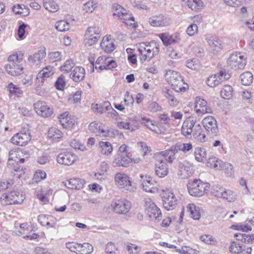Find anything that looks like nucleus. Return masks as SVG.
<instances>
[{
	"mask_svg": "<svg viewBox=\"0 0 254 254\" xmlns=\"http://www.w3.org/2000/svg\"><path fill=\"white\" fill-rule=\"evenodd\" d=\"M230 75L226 71H220L219 73L215 74L209 76L207 80V85L213 87L217 86L225 79H229Z\"/></svg>",
	"mask_w": 254,
	"mask_h": 254,
	"instance_id": "obj_14",
	"label": "nucleus"
},
{
	"mask_svg": "<svg viewBox=\"0 0 254 254\" xmlns=\"http://www.w3.org/2000/svg\"><path fill=\"white\" fill-rule=\"evenodd\" d=\"M90 36L85 34V39L84 41V44L86 46H91L94 45L100 39L98 37H94V38H90Z\"/></svg>",
	"mask_w": 254,
	"mask_h": 254,
	"instance_id": "obj_62",
	"label": "nucleus"
},
{
	"mask_svg": "<svg viewBox=\"0 0 254 254\" xmlns=\"http://www.w3.org/2000/svg\"><path fill=\"white\" fill-rule=\"evenodd\" d=\"M164 45L167 46L175 43V40L168 33H161L159 35Z\"/></svg>",
	"mask_w": 254,
	"mask_h": 254,
	"instance_id": "obj_49",
	"label": "nucleus"
},
{
	"mask_svg": "<svg viewBox=\"0 0 254 254\" xmlns=\"http://www.w3.org/2000/svg\"><path fill=\"white\" fill-rule=\"evenodd\" d=\"M179 152V150L177 149L176 144L172 146L170 149L165 150L162 152L164 157H167L168 156H175V154Z\"/></svg>",
	"mask_w": 254,
	"mask_h": 254,
	"instance_id": "obj_61",
	"label": "nucleus"
},
{
	"mask_svg": "<svg viewBox=\"0 0 254 254\" xmlns=\"http://www.w3.org/2000/svg\"><path fill=\"white\" fill-rule=\"evenodd\" d=\"M227 65L231 68L237 70L243 69L247 64L246 58L241 53L231 54L227 61Z\"/></svg>",
	"mask_w": 254,
	"mask_h": 254,
	"instance_id": "obj_8",
	"label": "nucleus"
},
{
	"mask_svg": "<svg viewBox=\"0 0 254 254\" xmlns=\"http://www.w3.org/2000/svg\"><path fill=\"white\" fill-rule=\"evenodd\" d=\"M131 156L116 155L113 161L115 166L127 167L130 163Z\"/></svg>",
	"mask_w": 254,
	"mask_h": 254,
	"instance_id": "obj_24",
	"label": "nucleus"
},
{
	"mask_svg": "<svg viewBox=\"0 0 254 254\" xmlns=\"http://www.w3.org/2000/svg\"><path fill=\"white\" fill-rule=\"evenodd\" d=\"M46 178V173L44 171L38 170L36 171L33 178V180L38 183L40 182L41 180L45 179Z\"/></svg>",
	"mask_w": 254,
	"mask_h": 254,
	"instance_id": "obj_59",
	"label": "nucleus"
},
{
	"mask_svg": "<svg viewBox=\"0 0 254 254\" xmlns=\"http://www.w3.org/2000/svg\"><path fill=\"white\" fill-rule=\"evenodd\" d=\"M230 250L232 253L235 254L243 253V254H251L252 251L251 247H248L245 250V247L235 242L231 243Z\"/></svg>",
	"mask_w": 254,
	"mask_h": 254,
	"instance_id": "obj_26",
	"label": "nucleus"
},
{
	"mask_svg": "<svg viewBox=\"0 0 254 254\" xmlns=\"http://www.w3.org/2000/svg\"><path fill=\"white\" fill-rule=\"evenodd\" d=\"M200 239L207 244L215 245L217 244L216 240L212 236L209 235L201 236Z\"/></svg>",
	"mask_w": 254,
	"mask_h": 254,
	"instance_id": "obj_55",
	"label": "nucleus"
},
{
	"mask_svg": "<svg viewBox=\"0 0 254 254\" xmlns=\"http://www.w3.org/2000/svg\"><path fill=\"white\" fill-rule=\"evenodd\" d=\"M207 164L210 167L216 169H220L222 168L221 166V161L218 160L215 157L209 158L208 159Z\"/></svg>",
	"mask_w": 254,
	"mask_h": 254,
	"instance_id": "obj_54",
	"label": "nucleus"
},
{
	"mask_svg": "<svg viewBox=\"0 0 254 254\" xmlns=\"http://www.w3.org/2000/svg\"><path fill=\"white\" fill-rule=\"evenodd\" d=\"M132 6L138 9H147L148 7L145 3L142 2V0H129Z\"/></svg>",
	"mask_w": 254,
	"mask_h": 254,
	"instance_id": "obj_57",
	"label": "nucleus"
},
{
	"mask_svg": "<svg viewBox=\"0 0 254 254\" xmlns=\"http://www.w3.org/2000/svg\"><path fill=\"white\" fill-rule=\"evenodd\" d=\"M101 48L107 53H111L115 49V46L113 40L109 37H103L100 44Z\"/></svg>",
	"mask_w": 254,
	"mask_h": 254,
	"instance_id": "obj_27",
	"label": "nucleus"
},
{
	"mask_svg": "<svg viewBox=\"0 0 254 254\" xmlns=\"http://www.w3.org/2000/svg\"><path fill=\"white\" fill-rule=\"evenodd\" d=\"M44 7L52 12H55L59 9V5L54 0H43Z\"/></svg>",
	"mask_w": 254,
	"mask_h": 254,
	"instance_id": "obj_38",
	"label": "nucleus"
},
{
	"mask_svg": "<svg viewBox=\"0 0 254 254\" xmlns=\"http://www.w3.org/2000/svg\"><path fill=\"white\" fill-rule=\"evenodd\" d=\"M142 124L144 125L149 129L156 133H158L160 131V129L158 126L155 124V122L148 118L145 117L142 118Z\"/></svg>",
	"mask_w": 254,
	"mask_h": 254,
	"instance_id": "obj_40",
	"label": "nucleus"
},
{
	"mask_svg": "<svg viewBox=\"0 0 254 254\" xmlns=\"http://www.w3.org/2000/svg\"><path fill=\"white\" fill-rule=\"evenodd\" d=\"M165 96L168 99L170 105L175 107L177 105L179 102L178 100L172 94L171 91L167 90L165 92Z\"/></svg>",
	"mask_w": 254,
	"mask_h": 254,
	"instance_id": "obj_51",
	"label": "nucleus"
},
{
	"mask_svg": "<svg viewBox=\"0 0 254 254\" xmlns=\"http://www.w3.org/2000/svg\"><path fill=\"white\" fill-rule=\"evenodd\" d=\"M84 181L79 178H72L65 183V186L70 189L79 190L82 188Z\"/></svg>",
	"mask_w": 254,
	"mask_h": 254,
	"instance_id": "obj_30",
	"label": "nucleus"
},
{
	"mask_svg": "<svg viewBox=\"0 0 254 254\" xmlns=\"http://www.w3.org/2000/svg\"><path fill=\"white\" fill-rule=\"evenodd\" d=\"M196 124V118L194 117L188 118L183 123L181 129L182 134L187 137L192 134L194 127L197 125Z\"/></svg>",
	"mask_w": 254,
	"mask_h": 254,
	"instance_id": "obj_16",
	"label": "nucleus"
},
{
	"mask_svg": "<svg viewBox=\"0 0 254 254\" xmlns=\"http://www.w3.org/2000/svg\"><path fill=\"white\" fill-rule=\"evenodd\" d=\"M194 104V111L198 116H202L205 114L212 112V110L208 106L207 102L200 97H196Z\"/></svg>",
	"mask_w": 254,
	"mask_h": 254,
	"instance_id": "obj_11",
	"label": "nucleus"
},
{
	"mask_svg": "<svg viewBox=\"0 0 254 254\" xmlns=\"http://www.w3.org/2000/svg\"><path fill=\"white\" fill-rule=\"evenodd\" d=\"M117 126L120 129H128L130 131H133L135 130L134 127L130 126L129 122L127 121L118 122L117 123Z\"/></svg>",
	"mask_w": 254,
	"mask_h": 254,
	"instance_id": "obj_60",
	"label": "nucleus"
},
{
	"mask_svg": "<svg viewBox=\"0 0 254 254\" xmlns=\"http://www.w3.org/2000/svg\"><path fill=\"white\" fill-rule=\"evenodd\" d=\"M144 201L147 215L153 220L160 221L162 219L160 209L150 198H145Z\"/></svg>",
	"mask_w": 254,
	"mask_h": 254,
	"instance_id": "obj_7",
	"label": "nucleus"
},
{
	"mask_svg": "<svg viewBox=\"0 0 254 254\" xmlns=\"http://www.w3.org/2000/svg\"><path fill=\"white\" fill-rule=\"evenodd\" d=\"M101 28L96 26H92L89 27L86 30L85 35L91 36L92 35H94V37H98V38H100L101 37Z\"/></svg>",
	"mask_w": 254,
	"mask_h": 254,
	"instance_id": "obj_44",
	"label": "nucleus"
},
{
	"mask_svg": "<svg viewBox=\"0 0 254 254\" xmlns=\"http://www.w3.org/2000/svg\"><path fill=\"white\" fill-rule=\"evenodd\" d=\"M56 69L52 66L48 65L40 71L37 75L36 82L39 86L42 85L45 78L52 76L55 72Z\"/></svg>",
	"mask_w": 254,
	"mask_h": 254,
	"instance_id": "obj_19",
	"label": "nucleus"
},
{
	"mask_svg": "<svg viewBox=\"0 0 254 254\" xmlns=\"http://www.w3.org/2000/svg\"><path fill=\"white\" fill-rule=\"evenodd\" d=\"M137 146L140 150L143 152V155L144 156L150 153L151 148L147 145L146 143L143 142H139L137 143Z\"/></svg>",
	"mask_w": 254,
	"mask_h": 254,
	"instance_id": "obj_64",
	"label": "nucleus"
},
{
	"mask_svg": "<svg viewBox=\"0 0 254 254\" xmlns=\"http://www.w3.org/2000/svg\"><path fill=\"white\" fill-rule=\"evenodd\" d=\"M164 207L167 210L173 209L177 204V199L174 193L169 189L163 190L161 194Z\"/></svg>",
	"mask_w": 254,
	"mask_h": 254,
	"instance_id": "obj_10",
	"label": "nucleus"
},
{
	"mask_svg": "<svg viewBox=\"0 0 254 254\" xmlns=\"http://www.w3.org/2000/svg\"><path fill=\"white\" fill-rule=\"evenodd\" d=\"M96 3L93 0H90L84 4L83 9L86 12H92L96 7Z\"/></svg>",
	"mask_w": 254,
	"mask_h": 254,
	"instance_id": "obj_63",
	"label": "nucleus"
},
{
	"mask_svg": "<svg viewBox=\"0 0 254 254\" xmlns=\"http://www.w3.org/2000/svg\"><path fill=\"white\" fill-rule=\"evenodd\" d=\"M233 88L229 85H225L221 91V95L224 99H230L232 96Z\"/></svg>",
	"mask_w": 254,
	"mask_h": 254,
	"instance_id": "obj_48",
	"label": "nucleus"
},
{
	"mask_svg": "<svg viewBox=\"0 0 254 254\" xmlns=\"http://www.w3.org/2000/svg\"><path fill=\"white\" fill-rule=\"evenodd\" d=\"M178 167L180 172V175L182 177V178H187L191 174L190 167L185 163L181 162L179 163Z\"/></svg>",
	"mask_w": 254,
	"mask_h": 254,
	"instance_id": "obj_43",
	"label": "nucleus"
},
{
	"mask_svg": "<svg viewBox=\"0 0 254 254\" xmlns=\"http://www.w3.org/2000/svg\"><path fill=\"white\" fill-rule=\"evenodd\" d=\"M24 199L25 196L22 192L13 190L2 194L0 198V202L3 205L21 204Z\"/></svg>",
	"mask_w": 254,
	"mask_h": 254,
	"instance_id": "obj_3",
	"label": "nucleus"
},
{
	"mask_svg": "<svg viewBox=\"0 0 254 254\" xmlns=\"http://www.w3.org/2000/svg\"><path fill=\"white\" fill-rule=\"evenodd\" d=\"M56 28L60 32H65L69 29L70 25L65 20H59L55 24Z\"/></svg>",
	"mask_w": 254,
	"mask_h": 254,
	"instance_id": "obj_45",
	"label": "nucleus"
},
{
	"mask_svg": "<svg viewBox=\"0 0 254 254\" xmlns=\"http://www.w3.org/2000/svg\"><path fill=\"white\" fill-rule=\"evenodd\" d=\"M74 63L72 60H68L65 62L64 64L61 67V70L63 72H68L73 67Z\"/></svg>",
	"mask_w": 254,
	"mask_h": 254,
	"instance_id": "obj_58",
	"label": "nucleus"
},
{
	"mask_svg": "<svg viewBox=\"0 0 254 254\" xmlns=\"http://www.w3.org/2000/svg\"><path fill=\"white\" fill-rule=\"evenodd\" d=\"M114 179L116 185L122 191H131L134 189L131 179L125 173H117Z\"/></svg>",
	"mask_w": 254,
	"mask_h": 254,
	"instance_id": "obj_6",
	"label": "nucleus"
},
{
	"mask_svg": "<svg viewBox=\"0 0 254 254\" xmlns=\"http://www.w3.org/2000/svg\"><path fill=\"white\" fill-rule=\"evenodd\" d=\"M100 151L104 155H108L113 151V147L109 142L100 141L99 143Z\"/></svg>",
	"mask_w": 254,
	"mask_h": 254,
	"instance_id": "obj_37",
	"label": "nucleus"
},
{
	"mask_svg": "<svg viewBox=\"0 0 254 254\" xmlns=\"http://www.w3.org/2000/svg\"><path fill=\"white\" fill-rule=\"evenodd\" d=\"M156 175L160 178H163L168 174V167L166 161L162 159L158 160L156 163Z\"/></svg>",
	"mask_w": 254,
	"mask_h": 254,
	"instance_id": "obj_22",
	"label": "nucleus"
},
{
	"mask_svg": "<svg viewBox=\"0 0 254 254\" xmlns=\"http://www.w3.org/2000/svg\"><path fill=\"white\" fill-rule=\"evenodd\" d=\"M46 54L45 50H39L29 56L28 60L31 66L38 67L42 62V60L45 57Z\"/></svg>",
	"mask_w": 254,
	"mask_h": 254,
	"instance_id": "obj_21",
	"label": "nucleus"
},
{
	"mask_svg": "<svg viewBox=\"0 0 254 254\" xmlns=\"http://www.w3.org/2000/svg\"><path fill=\"white\" fill-rule=\"evenodd\" d=\"M77 254H89L93 251V246L89 243L79 244Z\"/></svg>",
	"mask_w": 254,
	"mask_h": 254,
	"instance_id": "obj_42",
	"label": "nucleus"
},
{
	"mask_svg": "<svg viewBox=\"0 0 254 254\" xmlns=\"http://www.w3.org/2000/svg\"><path fill=\"white\" fill-rule=\"evenodd\" d=\"M176 147L179 151H182L185 153L189 151L192 148V145L191 143H183L178 142L176 143Z\"/></svg>",
	"mask_w": 254,
	"mask_h": 254,
	"instance_id": "obj_53",
	"label": "nucleus"
},
{
	"mask_svg": "<svg viewBox=\"0 0 254 254\" xmlns=\"http://www.w3.org/2000/svg\"><path fill=\"white\" fill-rule=\"evenodd\" d=\"M207 41L210 51L214 53H218L221 51L222 46L221 41L220 39L216 37H212L210 38H207Z\"/></svg>",
	"mask_w": 254,
	"mask_h": 254,
	"instance_id": "obj_25",
	"label": "nucleus"
},
{
	"mask_svg": "<svg viewBox=\"0 0 254 254\" xmlns=\"http://www.w3.org/2000/svg\"><path fill=\"white\" fill-rule=\"evenodd\" d=\"M23 60V55L13 54L8 58V64L4 66L6 71L12 76H17L23 73V67L21 64Z\"/></svg>",
	"mask_w": 254,
	"mask_h": 254,
	"instance_id": "obj_2",
	"label": "nucleus"
},
{
	"mask_svg": "<svg viewBox=\"0 0 254 254\" xmlns=\"http://www.w3.org/2000/svg\"><path fill=\"white\" fill-rule=\"evenodd\" d=\"M142 189L146 192L156 193L158 189L153 184V181L150 178L143 175L140 176Z\"/></svg>",
	"mask_w": 254,
	"mask_h": 254,
	"instance_id": "obj_18",
	"label": "nucleus"
},
{
	"mask_svg": "<svg viewBox=\"0 0 254 254\" xmlns=\"http://www.w3.org/2000/svg\"><path fill=\"white\" fill-rule=\"evenodd\" d=\"M85 75V71L84 68L81 66H76L70 74V77L74 82H78L84 79Z\"/></svg>",
	"mask_w": 254,
	"mask_h": 254,
	"instance_id": "obj_23",
	"label": "nucleus"
},
{
	"mask_svg": "<svg viewBox=\"0 0 254 254\" xmlns=\"http://www.w3.org/2000/svg\"><path fill=\"white\" fill-rule=\"evenodd\" d=\"M188 6L192 10L197 11L203 7V2L201 0H189Z\"/></svg>",
	"mask_w": 254,
	"mask_h": 254,
	"instance_id": "obj_46",
	"label": "nucleus"
},
{
	"mask_svg": "<svg viewBox=\"0 0 254 254\" xmlns=\"http://www.w3.org/2000/svg\"><path fill=\"white\" fill-rule=\"evenodd\" d=\"M148 22L154 27H164L169 24L168 19L162 14L152 16L149 19Z\"/></svg>",
	"mask_w": 254,
	"mask_h": 254,
	"instance_id": "obj_20",
	"label": "nucleus"
},
{
	"mask_svg": "<svg viewBox=\"0 0 254 254\" xmlns=\"http://www.w3.org/2000/svg\"><path fill=\"white\" fill-rule=\"evenodd\" d=\"M20 152L14 151L10 150L9 152V158L7 162V166H9L10 165H12L14 164L13 162L16 163H23L24 162V159L21 158L20 157Z\"/></svg>",
	"mask_w": 254,
	"mask_h": 254,
	"instance_id": "obj_28",
	"label": "nucleus"
},
{
	"mask_svg": "<svg viewBox=\"0 0 254 254\" xmlns=\"http://www.w3.org/2000/svg\"><path fill=\"white\" fill-rule=\"evenodd\" d=\"M7 90L9 91V94L11 95H18L22 93V91L19 89L16 85L12 83H10L7 86Z\"/></svg>",
	"mask_w": 254,
	"mask_h": 254,
	"instance_id": "obj_50",
	"label": "nucleus"
},
{
	"mask_svg": "<svg viewBox=\"0 0 254 254\" xmlns=\"http://www.w3.org/2000/svg\"><path fill=\"white\" fill-rule=\"evenodd\" d=\"M35 110L38 115L44 118L51 116L53 113V109L45 102L38 101L34 103Z\"/></svg>",
	"mask_w": 254,
	"mask_h": 254,
	"instance_id": "obj_17",
	"label": "nucleus"
},
{
	"mask_svg": "<svg viewBox=\"0 0 254 254\" xmlns=\"http://www.w3.org/2000/svg\"><path fill=\"white\" fill-rule=\"evenodd\" d=\"M189 193L191 195L200 197L208 190V184L204 183L200 180L190 181L187 185Z\"/></svg>",
	"mask_w": 254,
	"mask_h": 254,
	"instance_id": "obj_4",
	"label": "nucleus"
},
{
	"mask_svg": "<svg viewBox=\"0 0 254 254\" xmlns=\"http://www.w3.org/2000/svg\"><path fill=\"white\" fill-rule=\"evenodd\" d=\"M65 85V77L63 75H61L58 77L55 82L56 87L58 90H63L64 88Z\"/></svg>",
	"mask_w": 254,
	"mask_h": 254,
	"instance_id": "obj_56",
	"label": "nucleus"
},
{
	"mask_svg": "<svg viewBox=\"0 0 254 254\" xmlns=\"http://www.w3.org/2000/svg\"><path fill=\"white\" fill-rule=\"evenodd\" d=\"M60 119V122L62 126L64 128H71L74 125L75 121L70 116H65L64 114L61 115Z\"/></svg>",
	"mask_w": 254,
	"mask_h": 254,
	"instance_id": "obj_32",
	"label": "nucleus"
},
{
	"mask_svg": "<svg viewBox=\"0 0 254 254\" xmlns=\"http://www.w3.org/2000/svg\"><path fill=\"white\" fill-rule=\"evenodd\" d=\"M31 140V135L28 129H24L15 134L11 139L13 144L18 146H24Z\"/></svg>",
	"mask_w": 254,
	"mask_h": 254,
	"instance_id": "obj_12",
	"label": "nucleus"
},
{
	"mask_svg": "<svg viewBox=\"0 0 254 254\" xmlns=\"http://www.w3.org/2000/svg\"><path fill=\"white\" fill-rule=\"evenodd\" d=\"M192 135L196 140L200 142H204L206 141L205 134L199 124H197L194 127Z\"/></svg>",
	"mask_w": 254,
	"mask_h": 254,
	"instance_id": "obj_31",
	"label": "nucleus"
},
{
	"mask_svg": "<svg viewBox=\"0 0 254 254\" xmlns=\"http://www.w3.org/2000/svg\"><path fill=\"white\" fill-rule=\"evenodd\" d=\"M165 77L171 85L177 82L182 78L180 74L174 70L168 69L166 70Z\"/></svg>",
	"mask_w": 254,
	"mask_h": 254,
	"instance_id": "obj_29",
	"label": "nucleus"
},
{
	"mask_svg": "<svg viewBox=\"0 0 254 254\" xmlns=\"http://www.w3.org/2000/svg\"><path fill=\"white\" fill-rule=\"evenodd\" d=\"M62 132L56 127H51L47 133V137L53 140H58L63 137Z\"/></svg>",
	"mask_w": 254,
	"mask_h": 254,
	"instance_id": "obj_34",
	"label": "nucleus"
},
{
	"mask_svg": "<svg viewBox=\"0 0 254 254\" xmlns=\"http://www.w3.org/2000/svg\"><path fill=\"white\" fill-rule=\"evenodd\" d=\"M77 156L70 152L61 153L57 157L58 163L61 164L69 166L73 164L77 160Z\"/></svg>",
	"mask_w": 254,
	"mask_h": 254,
	"instance_id": "obj_15",
	"label": "nucleus"
},
{
	"mask_svg": "<svg viewBox=\"0 0 254 254\" xmlns=\"http://www.w3.org/2000/svg\"><path fill=\"white\" fill-rule=\"evenodd\" d=\"M180 80L173 84L171 85L172 89L176 92H185L187 89H188V85L187 83H185L182 77Z\"/></svg>",
	"mask_w": 254,
	"mask_h": 254,
	"instance_id": "obj_39",
	"label": "nucleus"
},
{
	"mask_svg": "<svg viewBox=\"0 0 254 254\" xmlns=\"http://www.w3.org/2000/svg\"><path fill=\"white\" fill-rule=\"evenodd\" d=\"M105 252L106 254H120L118 249L115 244L112 242H109L107 244Z\"/></svg>",
	"mask_w": 254,
	"mask_h": 254,
	"instance_id": "obj_52",
	"label": "nucleus"
},
{
	"mask_svg": "<svg viewBox=\"0 0 254 254\" xmlns=\"http://www.w3.org/2000/svg\"><path fill=\"white\" fill-rule=\"evenodd\" d=\"M29 8L24 5L17 4L12 7V11L15 14H21L23 16L29 15Z\"/></svg>",
	"mask_w": 254,
	"mask_h": 254,
	"instance_id": "obj_41",
	"label": "nucleus"
},
{
	"mask_svg": "<svg viewBox=\"0 0 254 254\" xmlns=\"http://www.w3.org/2000/svg\"><path fill=\"white\" fill-rule=\"evenodd\" d=\"M211 192L215 197L228 202H233L236 199V194L233 191L219 185L213 186Z\"/></svg>",
	"mask_w": 254,
	"mask_h": 254,
	"instance_id": "obj_5",
	"label": "nucleus"
},
{
	"mask_svg": "<svg viewBox=\"0 0 254 254\" xmlns=\"http://www.w3.org/2000/svg\"><path fill=\"white\" fill-rule=\"evenodd\" d=\"M131 206V203L125 198L114 199L111 203V209L119 214H127Z\"/></svg>",
	"mask_w": 254,
	"mask_h": 254,
	"instance_id": "obj_9",
	"label": "nucleus"
},
{
	"mask_svg": "<svg viewBox=\"0 0 254 254\" xmlns=\"http://www.w3.org/2000/svg\"><path fill=\"white\" fill-rule=\"evenodd\" d=\"M202 124L208 133L212 136L217 134L218 129L217 121L214 117L208 116L202 120Z\"/></svg>",
	"mask_w": 254,
	"mask_h": 254,
	"instance_id": "obj_13",
	"label": "nucleus"
},
{
	"mask_svg": "<svg viewBox=\"0 0 254 254\" xmlns=\"http://www.w3.org/2000/svg\"><path fill=\"white\" fill-rule=\"evenodd\" d=\"M126 10L119 4H115L112 8V12L114 16H117L119 19L126 12Z\"/></svg>",
	"mask_w": 254,
	"mask_h": 254,
	"instance_id": "obj_47",
	"label": "nucleus"
},
{
	"mask_svg": "<svg viewBox=\"0 0 254 254\" xmlns=\"http://www.w3.org/2000/svg\"><path fill=\"white\" fill-rule=\"evenodd\" d=\"M195 159L198 162H203L206 159V151L204 148L197 147L195 148L194 151Z\"/></svg>",
	"mask_w": 254,
	"mask_h": 254,
	"instance_id": "obj_33",
	"label": "nucleus"
},
{
	"mask_svg": "<svg viewBox=\"0 0 254 254\" xmlns=\"http://www.w3.org/2000/svg\"><path fill=\"white\" fill-rule=\"evenodd\" d=\"M137 47L140 59L142 62L151 60L158 54L160 49L159 44L155 41H152L148 43H139Z\"/></svg>",
	"mask_w": 254,
	"mask_h": 254,
	"instance_id": "obj_1",
	"label": "nucleus"
},
{
	"mask_svg": "<svg viewBox=\"0 0 254 254\" xmlns=\"http://www.w3.org/2000/svg\"><path fill=\"white\" fill-rule=\"evenodd\" d=\"M187 209L193 219L198 220L200 218V213L199 207H196L193 203H190L187 206Z\"/></svg>",
	"mask_w": 254,
	"mask_h": 254,
	"instance_id": "obj_35",
	"label": "nucleus"
},
{
	"mask_svg": "<svg viewBox=\"0 0 254 254\" xmlns=\"http://www.w3.org/2000/svg\"><path fill=\"white\" fill-rule=\"evenodd\" d=\"M241 83L245 86H249L253 82L254 77L253 74L249 72L246 71L242 73L240 76Z\"/></svg>",
	"mask_w": 254,
	"mask_h": 254,
	"instance_id": "obj_36",
	"label": "nucleus"
}]
</instances>
